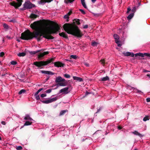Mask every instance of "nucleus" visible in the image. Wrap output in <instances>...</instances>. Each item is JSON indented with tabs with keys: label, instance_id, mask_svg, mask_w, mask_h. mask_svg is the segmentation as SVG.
<instances>
[{
	"label": "nucleus",
	"instance_id": "21",
	"mask_svg": "<svg viewBox=\"0 0 150 150\" xmlns=\"http://www.w3.org/2000/svg\"><path fill=\"white\" fill-rule=\"evenodd\" d=\"M109 80V77L108 76H106L105 77L101 78L100 80L102 81H105Z\"/></svg>",
	"mask_w": 150,
	"mask_h": 150
},
{
	"label": "nucleus",
	"instance_id": "46",
	"mask_svg": "<svg viewBox=\"0 0 150 150\" xmlns=\"http://www.w3.org/2000/svg\"><path fill=\"white\" fill-rule=\"evenodd\" d=\"M4 55V53L3 52H1L0 53V57H3Z\"/></svg>",
	"mask_w": 150,
	"mask_h": 150
},
{
	"label": "nucleus",
	"instance_id": "14",
	"mask_svg": "<svg viewBox=\"0 0 150 150\" xmlns=\"http://www.w3.org/2000/svg\"><path fill=\"white\" fill-rule=\"evenodd\" d=\"M73 79L74 80L77 81L79 82H81L83 81L82 78L77 76H73Z\"/></svg>",
	"mask_w": 150,
	"mask_h": 150
},
{
	"label": "nucleus",
	"instance_id": "9",
	"mask_svg": "<svg viewBox=\"0 0 150 150\" xmlns=\"http://www.w3.org/2000/svg\"><path fill=\"white\" fill-rule=\"evenodd\" d=\"M144 55L147 56V57H150V53H145L144 54H143L141 53H139L135 54V57H137L138 56H139L142 57H143Z\"/></svg>",
	"mask_w": 150,
	"mask_h": 150
},
{
	"label": "nucleus",
	"instance_id": "27",
	"mask_svg": "<svg viewBox=\"0 0 150 150\" xmlns=\"http://www.w3.org/2000/svg\"><path fill=\"white\" fill-rule=\"evenodd\" d=\"M57 85H59V86H66V84L65 83L63 82H61L57 84Z\"/></svg>",
	"mask_w": 150,
	"mask_h": 150
},
{
	"label": "nucleus",
	"instance_id": "24",
	"mask_svg": "<svg viewBox=\"0 0 150 150\" xmlns=\"http://www.w3.org/2000/svg\"><path fill=\"white\" fill-rule=\"evenodd\" d=\"M119 39H115V41L116 43L117 44V46L118 47H120L122 46V44H120V41L119 40Z\"/></svg>",
	"mask_w": 150,
	"mask_h": 150
},
{
	"label": "nucleus",
	"instance_id": "54",
	"mask_svg": "<svg viewBox=\"0 0 150 150\" xmlns=\"http://www.w3.org/2000/svg\"><path fill=\"white\" fill-rule=\"evenodd\" d=\"M117 128L119 130H120L121 129H122V127L120 126H118L117 127Z\"/></svg>",
	"mask_w": 150,
	"mask_h": 150
},
{
	"label": "nucleus",
	"instance_id": "8",
	"mask_svg": "<svg viewBox=\"0 0 150 150\" xmlns=\"http://www.w3.org/2000/svg\"><path fill=\"white\" fill-rule=\"evenodd\" d=\"M54 66L57 67H63L65 65L64 64L62 63V62L59 61L54 62Z\"/></svg>",
	"mask_w": 150,
	"mask_h": 150
},
{
	"label": "nucleus",
	"instance_id": "57",
	"mask_svg": "<svg viewBox=\"0 0 150 150\" xmlns=\"http://www.w3.org/2000/svg\"><path fill=\"white\" fill-rule=\"evenodd\" d=\"M136 10V8L135 7H134L133 9H132V12H134Z\"/></svg>",
	"mask_w": 150,
	"mask_h": 150
},
{
	"label": "nucleus",
	"instance_id": "40",
	"mask_svg": "<svg viewBox=\"0 0 150 150\" xmlns=\"http://www.w3.org/2000/svg\"><path fill=\"white\" fill-rule=\"evenodd\" d=\"M64 76L66 78H69L70 77V76L69 75L67 74H65L64 75Z\"/></svg>",
	"mask_w": 150,
	"mask_h": 150
},
{
	"label": "nucleus",
	"instance_id": "15",
	"mask_svg": "<svg viewBox=\"0 0 150 150\" xmlns=\"http://www.w3.org/2000/svg\"><path fill=\"white\" fill-rule=\"evenodd\" d=\"M32 122H30L28 121H26L25 122L24 124V125L21 127L20 128V129H21V128H23L25 126H28L32 124Z\"/></svg>",
	"mask_w": 150,
	"mask_h": 150
},
{
	"label": "nucleus",
	"instance_id": "10",
	"mask_svg": "<svg viewBox=\"0 0 150 150\" xmlns=\"http://www.w3.org/2000/svg\"><path fill=\"white\" fill-rule=\"evenodd\" d=\"M69 88L68 87H66L61 89L59 91V93H64L67 94L69 93L68 91Z\"/></svg>",
	"mask_w": 150,
	"mask_h": 150
},
{
	"label": "nucleus",
	"instance_id": "38",
	"mask_svg": "<svg viewBox=\"0 0 150 150\" xmlns=\"http://www.w3.org/2000/svg\"><path fill=\"white\" fill-rule=\"evenodd\" d=\"M81 3L83 6L85 8H86L87 7L86 5L85 1L81 2Z\"/></svg>",
	"mask_w": 150,
	"mask_h": 150
},
{
	"label": "nucleus",
	"instance_id": "1",
	"mask_svg": "<svg viewBox=\"0 0 150 150\" xmlns=\"http://www.w3.org/2000/svg\"><path fill=\"white\" fill-rule=\"evenodd\" d=\"M51 25L47 28L44 29L41 32L39 30L34 33H32L29 30H27L21 34V38L22 40H32L34 38H37L38 41L41 40V37L47 39H53L54 37L51 35L53 34H57L60 30V27L56 23L53 21H49Z\"/></svg>",
	"mask_w": 150,
	"mask_h": 150
},
{
	"label": "nucleus",
	"instance_id": "29",
	"mask_svg": "<svg viewBox=\"0 0 150 150\" xmlns=\"http://www.w3.org/2000/svg\"><path fill=\"white\" fill-rule=\"evenodd\" d=\"M4 28L6 29H8L9 28L8 25L6 23H4L3 25Z\"/></svg>",
	"mask_w": 150,
	"mask_h": 150
},
{
	"label": "nucleus",
	"instance_id": "20",
	"mask_svg": "<svg viewBox=\"0 0 150 150\" xmlns=\"http://www.w3.org/2000/svg\"><path fill=\"white\" fill-rule=\"evenodd\" d=\"M53 0H41L40 2L41 4H42L46 2L50 3Z\"/></svg>",
	"mask_w": 150,
	"mask_h": 150
},
{
	"label": "nucleus",
	"instance_id": "28",
	"mask_svg": "<svg viewBox=\"0 0 150 150\" xmlns=\"http://www.w3.org/2000/svg\"><path fill=\"white\" fill-rule=\"evenodd\" d=\"M150 117L149 116H146L145 117H144L143 119V120L144 121H146L147 120H149Z\"/></svg>",
	"mask_w": 150,
	"mask_h": 150
},
{
	"label": "nucleus",
	"instance_id": "45",
	"mask_svg": "<svg viewBox=\"0 0 150 150\" xmlns=\"http://www.w3.org/2000/svg\"><path fill=\"white\" fill-rule=\"evenodd\" d=\"M79 11L83 14H85L86 13L82 9H79Z\"/></svg>",
	"mask_w": 150,
	"mask_h": 150
},
{
	"label": "nucleus",
	"instance_id": "2",
	"mask_svg": "<svg viewBox=\"0 0 150 150\" xmlns=\"http://www.w3.org/2000/svg\"><path fill=\"white\" fill-rule=\"evenodd\" d=\"M79 19H75L73 20L72 24L66 23L63 26L64 30L68 34L72 35L78 38H81L83 35L82 33L79 28L75 24L78 25L80 24Z\"/></svg>",
	"mask_w": 150,
	"mask_h": 150
},
{
	"label": "nucleus",
	"instance_id": "16",
	"mask_svg": "<svg viewBox=\"0 0 150 150\" xmlns=\"http://www.w3.org/2000/svg\"><path fill=\"white\" fill-rule=\"evenodd\" d=\"M62 77L60 76H58L56 78L55 82L58 83L61 82Z\"/></svg>",
	"mask_w": 150,
	"mask_h": 150
},
{
	"label": "nucleus",
	"instance_id": "61",
	"mask_svg": "<svg viewBox=\"0 0 150 150\" xmlns=\"http://www.w3.org/2000/svg\"><path fill=\"white\" fill-rule=\"evenodd\" d=\"M102 109V108H99V109H98L97 111V112L96 113H97L100 110H101Z\"/></svg>",
	"mask_w": 150,
	"mask_h": 150
},
{
	"label": "nucleus",
	"instance_id": "59",
	"mask_svg": "<svg viewBox=\"0 0 150 150\" xmlns=\"http://www.w3.org/2000/svg\"><path fill=\"white\" fill-rule=\"evenodd\" d=\"M50 76H47V78H46L45 79L46 80V81H48V79H49V78H50Z\"/></svg>",
	"mask_w": 150,
	"mask_h": 150
},
{
	"label": "nucleus",
	"instance_id": "37",
	"mask_svg": "<svg viewBox=\"0 0 150 150\" xmlns=\"http://www.w3.org/2000/svg\"><path fill=\"white\" fill-rule=\"evenodd\" d=\"M9 22H13V23H16L17 22L15 18H12V19L9 21Z\"/></svg>",
	"mask_w": 150,
	"mask_h": 150
},
{
	"label": "nucleus",
	"instance_id": "32",
	"mask_svg": "<svg viewBox=\"0 0 150 150\" xmlns=\"http://www.w3.org/2000/svg\"><path fill=\"white\" fill-rule=\"evenodd\" d=\"M74 0H65L64 1L65 3L67 4L69 2L71 3L74 1Z\"/></svg>",
	"mask_w": 150,
	"mask_h": 150
},
{
	"label": "nucleus",
	"instance_id": "18",
	"mask_svg": "<svg viewBox=\"0 0 150 150\" xmlns=\"http://www.w3.org/2000/svg\"><path fill=\"white\" fill-rule=\"evenodd\" d=\"M38 17V16L37 15L33 13L31 14L30 16V17L31 19L36 18Z\"/></svg>",
	"mask_w": 150,
	"mask_h": 150
},
{
	"label": "nucleus",
	"instance_id": "36",
	"mask_svg": "<svg viewBox=\"0 0 150 150\" xmlns=\"http://www.w3.org/2000/svg\"><path fill=\"white\" fill-rule=\"evenodd\" d=\"M113 37H114V38L115 39H119V36L116 34H114V35Z\"/></svg>",
	"mask_w": 150,
	"mask_h": 150
},
{
	"label": "nucleus",
	"instance_id": "31",
	"mask_svg": "<svg viewBox=\"0 0 150 150\" xmlns=\"http://www.w3.org/2000/svg\"><path fill=\"white\" fill-rule=\"evenodd\" d=\"M45 88H41L40 89H39L36 93H36V95H38L39 93L41 91L45 89Z\"/></svg>",
	"mask_w": 150,
	"mask_h": 150
},
{
	"label": "nucleus",
	"instance_id": "17",
	"mask_svg": "<svg viewBox=\"0 0 150 150\" xmlns=\"http://www.w3.org/2000/svg\"><path fill=\"white\" fill-rule=\"evenodd\" d=\"M132 133L136 135L139 136L140 137H142L143 136V135L136 131H135L134 132H132Z\"/></svg>",
	"mask_w": 150,
	"mask_h": 150
},
{
	"label": "nucleus",
	"instance_id": "5",
	"mask_svg": "<svg viewBox=\"0 0 150 150\" xmlns=\"http://www.w3.org/2000/svg\"><path fill=\"white\" fill-rule=\"evenodd\" d=\"M17 3L15 2L14 1H12L9 3V4L14 6L16 9H18V7H20L22 4V2H23V0H17Z\"/></svg>",
	"mask_w": 150,
	"mask_h": 150
},
{
	"label": "nucleus",
	"instance_id": "22",
	"mask_svg": "<svg viewBox=\"0 0 150 150\" xmlns=\"http://www.w3.org/2000/svg\"><path fill=\"white\" fill-rule=\"evenodd\" d=\"M41 51V50H38L36 51H31L29 52V53L31 55H34L40 52Z\"/></svg>",
	"mask_w": 150,
	"mask_h": 150
},
{
	"label": "nucleus",
	"instance_id": "58",
	"mask_svg": "<svg viewBox=\"0 0 150 150\" xmlns=\"http://www.w3.org/2000/svg\"><path fill=\"white\" fill-rule=\"evenodd\" d=\"M84 64L85 66H86V67H89V64L88 63H84Z\"/></svg>",
	"mask_w": 150,
	"mask_h": 150
},
{
	"label": "nucleus",
	"instance_id": "48",
	"mask_svg": "<svg viewBox=\"0 0 150 150\" xmlns=\"http://www.w3.org/2000/svg\"><path fill=\"white\" fill-rule=\"evenodd\" d=\"M64 17L65 19H69V16H68V15H67V14L65 15L64 16Z\"/></svg>",
	"mask_w": 150,
	"mask_h": 150
},
{
	"label": "nucleus",
	"instance_id": "43",
	"mask_svg": "<svg viewBox=\"0 0 150 150\" xmlns=\"http://www.w3.org/2000/svg\"><path fill=\"white\" fill-rule=\"evenodd\" d=\"M16 149L17 150H21L22 149V147L21 146H19L16 147Z\"/></svg>",
	"mask_w": 150,
	"mask_h": 150
},
{
	"label": "nucleus",
	"instance_id": "34",
	"mask_svg": "<svg viewBox=\"0 0 150 150\" xmlns=\"http://www.w3.org/2000/svg\"><path fill=\"white\" fill-rule=\"evenodd\" d=\"M123 54L125 56H130L131 55V52H127L125 53H123Z\"/></svg>",
	"mask_w": 150,
	"mask_h": 150
},
{
	"label": "nucleus",
	"instance_id": "52",
	"mask_svg": "<svg viewBox=\"0 0 150 150\" xmlns=\"http://www.w3.org/2000/svg\"><path fill=\"white\" fill-rule=\"evenodd\" d=\"M72 13V12L71 11H70L68 13L67 15H68V16H70L71 15V14Z\"/></svg>",
	"mask_w": 150,
	"mask_h": 150
},
{
	"label": "nucleus",
	"instance_id": "56",
	"mask_svg": "<svg viewBox=\"0 0 150 150\" xmlns=\"http://www.w3.org/2000/svg\"><path fill=\"white\" fill-rule=\"evenodd\" d=\"M65 81V80L64 79H62V77L61 79V82H64Z\"/></svg>",
	"mask_w": 150,
	"mask_h": 150
},
{
	"label": "nucleus",
	"instance_id": "35",
	"mask_svg": "<svg viewBox=\"0 0 150 150\" xmlns=\"http://www.w3.org/2000/svg\"><path fill=\"white\" fill-rule=\"evenodd\" d=\"M34 96H35V98L37 100H38L40 99L39 96L38 95V94L36 95V93H35Z\"/></svg>",
	"mask_w": 150,
	"mask_h": 150
},
{
	"label": "nucleus",
	"instance_id": "47",
	"mask_svg": "<svg viewBox=\"0 0 150 150\" xmlns=\"http://www.w3.org/2000/svg\"><path fill=\"white\" fill-rule=\"evenodd\" d=\"M46 96H47L46 94H45V93H43V94H41V95H40V96L42 98H43L45 97Z\"/></svg>",
	"mask_w": 150,
	"mask_h": 150
},
{
	"label": "nucleus",
	"instance_id": "12",
	"mask_svg": "<svg viewBox=\"0 0 150 150\" xmlns=\"http://www.w3.org/2000/svg\"><path fill=\"white\" fill-rule=\"evenodd\" d=\"M41 72L42 74H46L48 75H53L54 74V73L53 72L49 71H44L41 70L40 71Z\"/></svg>",
	"mask_w": 150,
	"mask_h": 150
},
{
	"label": "nucleus",
	"instance_id": "39",
	"mask_svg": "<svg viewBox=\"0 0 150 150\" xmlns=\"http://www.w3.org/2000/svg\"><path fill=\"white\" fill-rule=\"evenodd\" d=\"M100 62L103 65H104L105 64V60L103 59H101Z\"/></svg>",
	"mask_w": 150,
	"mask_h": 150
},
{
	"label": "nucleus",
	"instance_id": "49",
	"mask_svg": "<svg viewBox=\"0 0 150 150\" xmlns=\"http://www.w3.org/2000/svg\"><path fill=\"white\" fill-rule=\"evenodd\" d=\"M131 9L130 7L128 8L127 9V13H128L129 12L131 11Z\"/></svg>",
	"mask_w": 150,
	"mask_h": 150
},
{
	"label": "nucleus",
	"instance_id": "19",
	"mask_svg": "<svg viewBox=\"0 0 150 150\" xmlns=\"http://www.w3.org/2000/svg\"><path fill=\"white\" fill-rule=\"evenodd\" d=\"M24 119L25 120H29L30 121L33 120L30 117L29 115H26L24 118Z\"/></svg>",
	"mask_w": 150,
	"mask_h": 150
},
{
	"label": "nucleus",
	"instance_id": "53",
	"mask_svg": "<svg viewBox=\"0 0 150 150\" xmlns=\"http://www.w3.org/2000/svg\"><path fill=\"white\" fill-rule=\"evenodd\" d=\"M134 55L135 56V54H134L132 53H131L130 56H131V57H134Z\"/></svg>",
	"mask_w": 150,
	"mask_h": 150
},
{
	"label": "nucleus",
	"instance_id": "23",
	"mask_svg": "<svg viewBox=\"0 0 150 150\" xmlns=\"http://www.w3.org/2000/svg\"><path fill=\"white\" fill-rule=\"evenodd\" d=\"M68 112L67 110H62L60 112L59 115H62L64 114L67 112Z\"/></svg>",
	"mask_w": 150,
	"mask_h": 150
},
{
	"label": "nucleus",
	"instance_id": "51",
	"mask_svg": "<svg viewBox=\"0 0 150 150\" xmlns=\"http://www.w3.org/2000/svg\"><path fill=\"white\" fill-rule=\"evenodd\" d=\"M146 101L147 102H150V98H147L146 99Z\"/></svg>",
	"mask_w": 150,
	"mask_h": 150
},
{
	"label": "nucleus",
	"instance_id": "4",
	"mask_svg": "<svg viewBox=\"0 0 150 150\" xmlns=\"http://www.w3.org/2000/svg\"><path fill=\"white\" fill-rule=\"evenodd\" d=\"M23 6V8H21V9L23 11L27 9H31L35 6V5L31 3L30 1L25 2Z\"/></svg>",
	"mask_w": 150,
	"mask_h": 150
},
{
	"label": "nucleus",
	"instance_id": "30",
	"mask_svg": "<svg viewBox=\"0 0 150 150\" xmlns=\"http://www.w3.org/2000/svg\"><path fill=\"white\" fill-rule=\"evenodd\" d=\"M26 92V90L25 89H22L21 91H20L18 93L19 95H21L23 93H24Z\"/></svg>",
	"mask_w": 150,
	"mask_h": 150
},
{
	"label": "nucleus",
	"instance_id": "6",
	"mask_svg": "<svg viewBox=\"0 0 150 150\" xmlns=\"http://www.w3.org/2000/svg\"><path fill=\"white\" fill-rule=\"evenodd\" d=\"M57 99V97L51 99H50L48 100H40V101L43 103L48 104L49 103L52 102L54 101H56Z\"/></svg>",
	"mask_w": 150,
	"mask_h": 150
},
{
	"label": "nucleus",
	"instance_id": "42",
	"mask_svg": "<svg viewBox=\"0 0 150 150\" xmlns=\"http://www.w3.org/2000/svg\"><path fill=\"white\" fill-rule=\"evenodd\" d=\"M11 64L12 65H16L17 64V62L16 61H12L11 62Z\"/></svg>",
	"mask_w": 150,
	"mask_h": 150
},
{
	"label": "nucleus",
	"instance_id": "62",
	"mask_svg": "<svg viewBox=\"0 0 150 150\" xmlns=\"http://www.w3.org/2000/svg\"><path fill=\"white\" fill-rule=\"evenodd\" d=\"M137 93H141L142 92L141 91H140V90H138L137 89Z\"/></svg>",
	"mask_w": 150,
	"mask_h": 150
},
{
	"label": "nucleus",
	"instance_id": "7",
	"mask_svg": "<svg viewBox=\"0 0 150 150\" xmlns=\"http://www.w3.org/2000/svg\"><path fill=\"white\" fill-rule=\"evenodd\" d=\"M39 23V21H35L30 24V27L33 29H38L37 26Z\"/></svg>",
	"mask_w": 150,
	"mask_h": 150
},
{
	"label": "nucleus",
	"instance_id": "60",
	"mask_svg": "<svg viewBox=\"0 0 150 150\" xmlns=\"http://www.w3.org/2000/svg\"><path fill=\"white\" fill-rule=\"evenodd\" d=\"M1 123L2 124H3V125H5L6 124L5 122L4 121H2L1 122Z\"/></svg>",
	"mask_w": 150,
	"mask_h": 150
},
{
	"label": "nucleus",
	"instance_id": "26",
	"mask_svg": "<svg viewBox=\"0 0 150 150\" xmlns=\"http://www.w3.org/2000/svg\"><path fill=\"white\" fill-rule=\"evenodd\" d=\"M134 16V13H132L130 14L127 17L128 20H129L131 19Z\"/></svg>",
	"mask_w": 150,
	"mask_h": 150
},
{
	"label": "nucleus",
	"instance_id": "64",
	"mask_svg": "<svg viewBox=\"0 0 150 150\" xmlns=\"http://www.w3.org/2000/svg\"><path fill=\"white\" fill-rule=\"evenodd\" d=\"M146 76L150 78V75L149 74H147Z\"/></svg>",
	"mask_w": 150,
	"mask_h": 150
},
{
	"label": "nucleus",
	"instance_id": "11",
	"mask_svg": "<svg viewBox=\"0 0 150 150\" xmlns=\"http://www.w3.org/2000/svg\"><path fill=\"white\" fill-rule=\"evenodd\" d=\"M49 54L48 52H44L42 53H40L38 55V57L39 59H41V58L43 57L45 55Z\"/></svg>",
	"mask_w": 150,
	"mask_h": 150
},
{
	"label": "nucleus",
	"instance_id": "33",
	"mask_svg": "<svg viewBox=\"0 0 150 150\" xmlns=\"http://www.w3.org/2000/svg\"><path fill=\"white\" fill-rule=\"evenodd\" d=\"M98 44V43L95 42H92L91 45L93 46H97Z\"/></svg>",
	"mask_w": 150,
	"mask_h": 150
},
{
	"label": "nucleus",
	"instance_id": "50",
	"mask_svg": "<svg viewBox=\"0 0 150 150\" xmlns=\"http://www.w3.org/2000/svg\"><path fill=\"white\" fill-rule=\"evenodd\" d=\"M88 25H84V26L83 27V28L84 29H86L88 28Z\"/></svg>",
	"mask_w": 150,
	"mask_h": 150
},
{
	"label": "nucleus",
	"instance_id": "3",
	"mask_svg": "<svg viewBox=\"0 0 150 150\" xmlns=\"http://www.w3.org/2000/svg\"><path fill=\"white\" fill-rule=\"evenodd\" d=\"M55 57L50 58L47 59L45 61H41L39 62H35L33 63V64L35 65L38 67L41 68V67L42 66H45L49 64L50 63L53 61Z\"/></svg>",
	"mask_w": 150,
	"mask_h": 150
},
{
	"label": "nucleus",
	"instance_id": "63",
	"mask_svg": "<svg viewBox=\"0 0 150 150\" xmlns=\"http://www.w3.org/2000/svg\"><path fill=\"white\" fill-rule=\"evenodd\" d=\"M90 93L88 92L87 91H86V93H85V94L87 95H88V94Z\"/></svg>",
	"mask_w": 150,
	"mask_h": 150
},
{
	"label": "nucleus",
	"instance_id": "44",
	"mask_svg": "<svg viewBox=\"0 0 150 150\" xmlns=\"http://www.w3.org/2000/svg\"><path fill=\"white\" fill-rule=\"evenodd\" d=\"M52 89H49L45 91V92L47 93H50L52 91Z\"/></svg>",
	"mask_w": 150,
	"mask_h": 150
},
{
	"label": "nucleus",
	"instance_id": "25",
	"mask_svg": "<svg viewBox=\"0 0 150 150\" xmlns=\"http://www.w3.org/2000/svg\"><path fill=\"white\" fill-rule=\"evenodd\" d=\"M18 56L19 57H24L26 55V53L25 52H21L18 53L17 54Z\"/></svg>",
	"mask_w": 150,
	"mask_h": 150
},
{
	"label": "nucleus",
	"instance_id": "13",
	"mask_svg": "<svg viewBox=\"0 0 150 150\" xmlns=\"http://www.w3.org/2000/svg\"><path fill=\"white\" fill-rule=\"evenodd\" d=\"M59 35L61 37H62L65 38L67 39L68 37L67 34H66L64 32H62L59 33Z\"/></svg>",
	"mask_w": 150,
	"mask_h": 150
},
{
	"label": "nucleus",
	"instance_id": "41",
	"mask_svg": "<svg viewBox=\"0 0 150 150\" xmlns=\"http://www.w3.org/2000/svg\"><path fill=\"white\" fill-rule=\"evenodd\" d=\"M70 57L71 58L76 59L77 58V57L76 55H72L70 56Z\"/></svg>",
	"mask_w": 150,
	"mask_h": 150
},
{
	"label": "nucleus",
	"instance_id": "55",
	"mask_svg": "<svg viewBox=\"0 0 150 150\" xmlns=\"http://www.w3.org/2000/svg\"><path fill=\"white\" fill-rule=\"evenodd\" d=\"M143 72H150V71H149L146 70L145 69H143Z\"/></svg>",
	"mask_w": 150,
	"mask_h": 150
}]
</instances>
